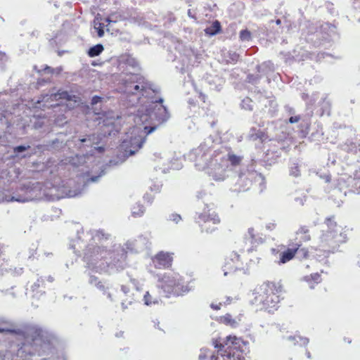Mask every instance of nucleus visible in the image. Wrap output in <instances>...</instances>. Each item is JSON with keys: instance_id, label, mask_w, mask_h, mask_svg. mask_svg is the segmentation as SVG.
<instances>
[{"instance_id": "8fccbe9b", "label": "nucleus", "mask_w": 360, "mask_h": 360, "mask_svg": "<svg viewBox=\"0 0 360 360\" xmlns=\"http://www.w3.org/2000/svg\"><path fill=\"white\" fill-rule=\"evenodd\" d=\"M110 235L105 233L103 230L100 229L94 231V234H93V238H97L98 240L108 239Z\"/></svg>"}, {"instance_id": "49530a36", "label": "nucleus", "mask_w": 360, "mask_h": 360, "mask_svg": "<svg viewBox=\"0 0 360 360\" xmlns=\"http://www.w3.org/2000/svg\"><path fill=\"white\" fill-rule=\"evenodd\" d=\"M97 288H98L101 291L103 292V295H106L107 297L110 300V301H112V295L111 293L108 291V288H106L102 283L101 281L100 282H98L96 283V285Z\"/></svg>"}, {"instance_id": "ddd939ff", "label": "nucleus", "mask_w": 360, "mask_h": 360, "mask_svg": "<svg viewBox=\"0 0 360 360\" xmlns=\"http://www.w3.org/2000/svg\"><path fill=\"white\" fill-rule=\"evenodd\" d=\"M59 97L60 98L65 99L69 101H77L79 97L75 94H70L68 91H62L58 94H43L36 101L35 107L39 108H42L44 110L45 108H52L54 112L60 111L62 106L59 103L52 104L50 101H53L56 100V98Z\"/></svg>"}, {"instance_id": "c756f323", "label": "nucleus", "mask_w": 360, "mask_h": 360, "mask_svg": "<svg viewBox=\"0 0 360 360\" xmlns=\"http://www.w3.org/2000/svg\"><path fill=\"white\" fill-rule=\"evenodd\" d=\"M256 70L258 73H261L262 75H266L268 72L274 71V64L271 61H265L260 65H257Z\"/></svg>"}, {"instance_id": "7ed1b4c3", "label": "nucleus", "mask_w": 360, "mask_h": 360, "mask_svg": "<svg viewBox=\"0 0 360 360\" xmlns=\"http://www.w3.org/2000/svg\"><path fill=\"white\" fill-rule=\"evenodd\" d=\"M214 139L212 136H208L200 145L187 154V158L194 162L198 170H206L207 174L216 181H223L231 173L225 164L216 160L217 153L214 150Z\"/></svg>"}, {"instance_id": "338daca9", "label": "nucleus", "mask_w": 360, "mask_h": 360, "mask_svg": "<svg viewBox=\"0 0 360 360\" xmlns=\"http://www.w3.org/2000/svg\"><path fill=\"white\" fill-rule=\"evenodd\" d=\"M309 233V230L306 226H301L297 231V234H307Z\"/></svg>"}, {"instance_id": "6e6d98bb", "label": "nucleus", "mask_w": 360, "mask_h": 360, "mask_svg": "<svg viewBox=\"0 0 360 360\" xmlns=\"http://www.w3.org/2000/svg\"><path fill=\"white\" fill-rule=\"evenodd\" d=\"M67 122L66 117L63 113L58 115L54 120V123L60 127L63 126Z\"/></svg>"}, {"instance_id": "5fc2aeb1", "label": "nucleus", "mask_w": 360, "mask_h": 360, "mask_svg": "<svg viewBox=\"0 0 360 360\" xmlns=\"http://www.w3.org/2000/svg\"><path fill=\"white\" fill-rule=\"evenodd\" d=\"M233 299L231 298L230 297H228L226 298V301L224 302H219V303L217 304H214V303H212L210 304V307L214 309V310H219V309H221V307L222 306H226V304H230L231 301Z\"/></svg>"}, {"instance_id": "a211bd4d", "label": "nucleus", "mask_w": 360, "mask_h": 360, "mask_svg": "<svg viewBox=\"0 0 360 360\" xmlns=\"http://www.w3.org/2000/svg\"><path fill=\"white\" fill-rule=\"evenodd\" d=\"M172 258L168 253L162 252L157 254L153 259V263L156 268L166 269L171 266Z\"/></svg>"}, {"instance_id": "4d7b16f0", "label": "nucleus", "mask_w": 360, "mask_h": 360, "mask_svg": "<svg viewBox=\"0 0 360 360\" xmlns=\"http://www.w3.org/2000/svg\"><path fill=\"white\" fill-rule=\"evenodd\" d=\"M353 7L355 10V16L357 18V20L360 22V0H354Z\"/></svg>"}, {"instance_id": "603ef678", "label": "nucleus", "mask_w": 360, "mask_h": 360, "mask_svg": "<svg viewBox=\"0 0 360 360\" xmlns=\"http://www.w3.org/2000/svg\"><path fill=\"white\" fill-rule=\"evenodd\" d=\"M143 302L144 304L147 306H150L152 304L158 303L157 299H153L152 296L150 295L148 292H146L143 296Z\"/></svg>"}, {"instance_id": "09e8293b", "label": "nucleus", "mask_w": 360, "mask_h": 360, "mask_svg": "<svg viewBox=\"0 0 360 360\" xmlns=\"http://www.w3.org/2000/svg\"><path fill=\"white\" fill-rule=\"evenodd\" d=\"M94 28L96 31L97 34L99 37H102L104 35V25L103 23L94 21Z\"/></svg>"}, {"instance_id": "c9c22d12", "label": "nucleus", "mask_w": 360, "mask_h": 360, "mask_svg": "<svg viewBox=\"0 0 360 360\" xmlns=\"http://www.w3.org/2000/svg\"><path fill=\"white\" fill-rule=\"evenodd\" d=\"M137 240H129L124 243L125 248L122 247L126 252L127 251L130 252H138V245H137Z\"/></svg>"}, {"instance_id": "a18cd8bd", "label": "nucleus", "mask_w": 360, "mask_h": 360, "mask_svg": "<svg viewBox=\"0 0 360 360\" xmlns=\"http://www.w3.org/2000/svg\"><path fill=\"white\" fill-rule=\"evenodd\" d=\"M246 241H248L250 244H254L257 242V239L255 236V230L253 228H249L248 233L245 236Z\"/></svg>"}, {"instance_id": "bb28decb", "label": "nucleus", "mask_w": 360, "mask_h": 360, "mask_svg": "<svg viewBox=\"0 0 360 360\" xmlns=\"http://www.w3.org/2000/svg\"><path fill=\"white\" fill-rule=\"evenodd\" d=\"M249 138L252 141L260 140L264 142L268 139L269 136L264 131L252 127L250 131Z\"/></svg>"}, {"instance_id": "5701e85b", "label": "nucleus", "mask_w": 360, "mask_h": 360, "mask_svg": "<svg viewBox=\"0 0 360 360\" xmlns=\"http://www.w3.org/2000/svg\"><path fill=\"white\" fill-rule=\"evenodd\" d=\"M300 245V244L296 243L292 248H289L285 251L281 252L280 254L279 263L285 264L287 262L292 259L294 257L295 254L297 252Z\"/></svg>"}, {"instance_id": "393cba45", "label": "nucleus", "mask_w": 360, "mask_h": 360, "mask_svg": "<svg viewBox=\"0 0 360 360\" xmlns=\"http://www.w3.org/2000/svg\"><path fill=\"white\" fill-rule=\"evenodd\" d=\"M206 79L207 83L211 86V88L217 92L221 91L225 84V79L217 75L214 77H207Z\"/></svg>"}, {"instance_id": "c03bdc74", "label": "nucleus", "mask_w": 360, "mask_h": 360, "mask_svg": "<svg viewBox=\"0 0 360 360\" xmlns=\"http://www.w3.org/2000/svg\"><path fill=\"white\" fill-rule=\"evenodd\" d=\"M2 260L4 262L0 264V274L4 275L6 274H10V268H11L12 266L10 265L8 261L5 260L4 258H3Z\"/></svg>"}, {"instance_id": "412c9836", "label": "nucleus", "mask_w": 360, "mask_h": 360, "mask_svg": "<svg viewBox=\"0 0 360 360\" xmlns=\"http://www.w3.org/2000/svg\"><path fill=\"white\" fill-rule=\"evenodd\" d=\"M15 177L11 174V172L7 169L0 170V186H6L11 183L15 178H18L19 174V169H15L13 170Z\"/></svg>"}, {"instance_id": "680f3d73", "label": "nucleus", "mask_w": 360, "mask_h": 360, "mask_svg": "<svg viewBox=\"0 0 360 360\" xmlns=\"http://www.w3.org/2000/svg\"><path fill=\"white\" fill-rule=\"evenodd\" d=\"M207 192L203 188H201L196 192V198L198 200H203L207 196Z\"/></svg>"}, {"instance_id": "3c124183", "label": "nucleus", "mask_w": 360, "mask_h": 360, "mask_svg": "<svg viewBox=\"0 0 360 360\" xmlns=\"http://www.w3.org/2000/svg\"><path fill=\"white\" fill-rule=\"evenodd\" d=\"M321 27L323 30H329L330 33L328 34L330 36L334 35L337 33L336 32V25L335 24H331L329 22H325L321 25Z\"/></svg>"}, {"instance_id": "864d4df0", "label": "nucleus", "mask_w": 360, "mask_h": 360, "mask_svg": "<svg viewBox=\"0 0 360 360\" xmlns=\"http://www.w3.org/2000/svg\"><path fill=\"white\" fill-rule=\"evenodd\" d=\"M240 39L243 41H249L251 40V33L248 30H242L240 32Z\"/></svg>"}, {"instance_id": "f704fd0d", "label": "nucleus", "mask_w": 360, "mask_h": 360, "mask_svg": "<svg viewBox=\"0 0 360 360\" xmlns=\"http://www.w3.org/2000/svg\"><path fill=\"white\" fill-rule=\"evenodd\" d=\"M57 143H59V140L58 139H55L52 141H47L46 143L37 145V148L43 151L51 150L56 148V144Z\"/></svg>"}, {"instance_id": "2eb2a0df", "label": "nucleus", "mask_w": 360, "mask_h": 360, "mask_svg": "<svg viewBox=\"0 0 360 360\" xmlns=\"http://www.w3.org/2000/svg\"><path fill=\"white\" fill-rule=\"evenodd\" d=\"M117 68L124 76L130 75V74H135L131 70H139V63L135 58L125 54L119 58Z\"/></svg>"}, {"instance_id": "de8ad7c7", "label": "nucleus", "mask_w": 360, "mask_h": 360, "mask_svg": "<svg viewBox=\"0 0 360 360\" xmlns=\"http://www.w3.org/2000/svg\"><path fill=\"white\" fill-rule=\"evenodd\" d=\"M239 54L235 51H229L227 53V62L231 63H236L239 59Z\"/></svg>"}, {"instance_id": "a878e982", "label": "nucleus", "mask_w": 360, "mask_h": 360, "mask_svg": "<svg viewBox=\"0 0 360 360\" xmlns=\"http://www.w3.org/2000/svg\"><path fill=\"white\" fill-rule=\"evenodd\" d=\"M44 279L42 277H39L36 282L31 286L32 292L33 293L32 297L39 298L42 295L44 294Z\"/></svg>"}, {"instance_id": "f257e3e1", "label": "nucleus", "mask_w": 360, "mask_h": 360, "mask_svg": "<svg viewBox=\"0 0 360 360\" xmlns=\"http://www.w3.org/2000/svg\"><path fill=\"white\" fill-rule=\"evenodd\" d=\"M163 98L152 100L145 108H139L134 115V126L126 133L125 138L120 144L124 159L134 155L141 149L148 134L153 132L159 126L167 122L170 114L163 105Z\"/></svg>"}, {"instance_id": "052dcab7", "label": "nucleus", "mask_w": 360, "mask_h": 360, "mask_svg": "<svg viewBox=\"0 0 360 360\" xmlns=\"http://www.w3.org/2000/svg\"><path fill=\"white\" fill-rule=\"evenodd\" d=\"M169 219L174 221L175 224H178L180 221H181V217L179 214L172 213L169 215Z\"/></svg>"}, {"instance_id": "79ce46f5", "label": "nucleus", "mask_w": 360, "mask_h": 360, "mask_svg": "<svg viewBox=\"0 0 360 360\" xmlns=\"http://www.w3.org/2000/svg\"><path fill=\"white\" fill-rule=\"evenodd\" d=\"M96 140V136L94 134L88 135L84 138L80 139L79 141L82 143H84V146L87 147H91L94 143V141Z\"/></svg>"}, {"instance_id": "423d86ee", "label": "nucleus", "mask_w": 360, "mask_h": 360, "mask_svg": "<svg viewBox=\"0 0 360 360\" xmlns=\"http://www.w3.org/2000/svg\"><path fill=\"white\" fill-rule=\"evenodd\" d=\"M281 290V285L271 281L264 282L254 290V303L260 305L261 311L273 314L278 308V294Z\"/></svg>"}, {"instance_id": "ea45409f", "label": "nucleus", "mask_w": 360, "mask_h": 360, "mask_svg": "<svg viewBox=\"0 0 360 360\" xmlns=\"http://www.w3.org/2000/svg\"><path fill=\"white\" fill-rule=\"evenodd\" d=\"M289 173L290 176H292L294 177H297L300 175V169L298 162H292L290 167Z\"/></svg>"}, {"instance_id": "473e14b6", "label": "nucleus", "mask_w": 360, "mask_h": 360, "mask_svg": "<svg viewBox=\"0 0 360 360\" xmlns=\"http://www.w3.org/2000/svg\"><path fill=\"white\" fill-rule=\"evenodd\" d=\"M240 108L243 110L252 112L254 110V102L250 97L247 96L241 100Z\"/></svg>"}, {"instance_id": "774afa93", "label": "nucleus", "mask_w": 360, "mask_h": 360, "mask_svg": "<svg viewBox=\"0 0 360 360\" xmlns=\"http://www.w3.org/2000/svg\"><path fill=\"white\" fill-rule=\"evenodd\" d=\"M297 254H300L302 257H307L308 256V251L304 249V248H302V249H298V250L297 251Z\"/></svg>"}, {"instance_id": "0eeeda50", "label": "nucleus", "mask_w": 360, "mask_h": 360, "mask_svg": "<svg viewBox=\"0 0 360 360\" xmlns=\"http://www.w3.org/2000/svg\"><path fill=\"white\" fill-rule=\"evenodd\" d=\"M324 224L327 229L322 231L320 236L321 245L323 248L328 247L330 252H334L339 246V243L346 241V235L338 230V224L333 216L327 217Z\"/></svg>"}, {"instance_id": "13d9d810", "label": "nucleus", "mask_w": 360, "mask_h": 360, "mask_svg": "<svg viewBox=\"0 0 360 360\" xmlns=\"http://www.w3.org/2000/svg\"><path fill=\"white\" fill-rule=\"evenodd\" d=\"M82 189H80V188H77V189H75V190H68L67 192H66V195L68 197V198H75V197H77L79 195H80L82 192Z\"/></svg>"}, {"instance_id": "2f4dec72", "label": "nucleus", "mask_w": 360, "mask_h": 360, "mask_svg": "<svg viewBox=\"0 0 360 360\" xmlns=\"http://www.w3.org/2000/svg\"><path fill=\"white\" fill-rule=\"evenodd\" d=\"M0 333H8L11 334L20 335L21 333V330L20 329L15 328L12 323L5 322L0 326Z\"/></svg>"}, {"instance_id": "f03ea898", "label": "nucleus", "mask_w": 360, "mask_h": 360, "mask_svg": "<svg viewBox=\"0 0 360 360\" xmlns=\"http://www.w3.org/2000/svg\"><path fill=\"white\" fill-rule=\"evenodd\" d=\"M83 259L88 269L98 273L117 272L127 265V252L120 245H115L112 250H108L104 246L89 244Z\"/></svg>"}, {"instance_id": "39448f33", "label": "nucleus", "mask_w": 360, "mask_h": 360, "mask_svg": "<svg viewBox=\"0 0 360 360\" xmlns=\"http://www.w3.org/2000/svg\"><path fill=\"white\" fill-rule=\"evenodd\" d=\"M122 90L127 95L142 96L148 98L147 104L142 108H146L150 104L151 101L158 98H162L157 95L159 93L158 89L153 88V84L146 81L145 78L139 74H130L121 78Z\"/></svg>"}, {"instance_id": "f3484780", "label": "nucleus", "mask_w": 360, "mask_h": 360, "mask_svg": "<svg viewBox=\"0 0 360 360\" xmlns=\"http://www.w3.org/2000/svg\"><path fill=\"white\" fill-rule=\"evenodd\" d=\"M341 150L348 153H357L360 152V135L347 139L340 145Z\"/></svg>"}, {"instance_id": "cd10ccee", "label": "nucleus", "mask_w": 360, "mask_h": 360, "mask_svg": "<svg viewBox=\"0 0 360 360\" xmlns=\"http://www.w3.org/2000/svg\"><path fill=\"white\" fill-rule=\"evenodd\" d=\"M310 126V120L309 118L302 120L299 125V130L297 131L300 138H306L309 134Z\"/></svg>"}, {"instance_id": "4c0bfd02", "label": "nucleus", "mask_w": 360, "mask_h": 360, "mask_svg": "<svg viewBox=\"0 0 360 360\" xmlns=\"http://www.w3.org/2000/svg\"><path fill=\"white\" fill-rule=\"evenodd\" d=\"M316 94H314L311 97L309 96L308 94L302 93L301 95L302 98L306 101L307 108L309 109H311V107L314 105L316 101V98L315 97Z\"/></svg>"}, {"instance_id": "e2e57ef3", "label": "nucleus", "mask_w": 360, "mask_h": 360, "mask_svg": "<svg viewBox=\"0 0 360 360\" xmlns=\"http://www.w3.org/2000/svg\"><path fill=\"white\" fill-rule=\"evenodd\" d=\"M105 174V170L102 169L100 172V174L98 176H91L88 180L87 182H96L98 179L99 177L103 176Z\"/></svg>"}, {"instance_id": "72a5a7b5", "label": "nucleus", "mask_w": 360, "mask_h": 360, "mask_svg": "<svg viewBox=\"0 0 360 360\" xmlns=\"http://www.w3.org/2000/svg\"><path fill=\"white\" fill-rule=\"evenodd\" d=\"M320 105H321L320 115H330L331 104H330V101L328 100L326 96L322 98Z\"/></svg>"}, {"instance_id": "e433bc0d", "label": "nucleus", "mask_w": 360, "mask_h": 360, "mask_svg": "<svg viewBox=\"0 0 360 360\" xmlns=\"http://www.w3.org/2000/svg\"><path fill=\"white\" fill-rule=\"evenodd\" d=\"M103 51V46L101 44H98L91 47L88 51V55L90 57H96L99 56Z\"/></svg>"}, {"instance_id": "6ab92c4d", "label": "nucleus", "mask_w": 360, "mask_h": 360, "mask_svg": "<svg viewBox=\"0 0 360 360\" xmlns=\"http://www.w3.org/2000/svg\"><path fill=\"white\" fill-rule=\"evenodd\" d=\"M239 259L240 255L238 254L236 252H233L231 254V257L229 260L226 262L225 265L224 266L223 271L224 276H227L228 274L235 272L239 269L236 264L239 262Z\"/></svg>"}, {"instance_id": "1a4fd4ad", "label": "nucleus", "mask_w": 360, "mask_h": 360, "mask_svg": "<svg viewBox=\"0 0 360 360\" xmlns=\"http://www.w3.org/2000/svg\"><path fill=\"white\" fill-rule=\"evenodd\" d=\"M159 281L161 283L160 286L167 294V297L170 295H183L190 290L188 285L185 284L179 274H165Z\"/></svg>"}, {"instance_id": "dca6fc26", "label": "nucleus", "mask_w": 360, "mask_h": 360, "mask_svg": "<svg viewBox=\"0 0 360 360\" xmlns=\"http://www.w3.org/2000/svg\"><path fill=\"white\" fill-rule=\"evenodd\" d=\"M281 156V152L278 151L276 148L273 147L266 150L265 155L262 160L252 159L251 162L255 165L259 163L262 165H271L274 164L277 159Z\"/></svg>"}, {"instance_id": "7c9ffc66", "label": "nucleus", "mask_w": 360, "mask_h": 360, "mask_svg": "<svg viewBox=\"0 0 360 360\" xmlns=\"http://www.w3.org/2000/svg\"><path fill=\"white\" fill-rule=\"evenodd\" d=\"M221 24L218 20H215L212 24L205 29V33L209 36H214L221 32Z\"/></svg>"}, {"instance_id": "c85d7f7f", "label": "nucleus", "mask_w": 360, "mask_h": 360, "mask_svg": "<svg viewBox=\"0 0 360 360\" xmlns=\"http://www.w3.org/2000/svg\"><path fill=\"white\" fill-rule=\"evenodd\" d=\"M303 280L309 283L311 289L314 288V285L321 283V277L319 273L311 274L303 277Z\"/></svg>"}, {"instance_id": "a19ab883", "label": "nucleus", "mask_w": 360, "mask_h": 360, "mask_svg": "<svg viewBox=\"0 0 360 360\" xmlns=\"http://www.w3.org/2000/svg\"><path fill=\"white\" fill-rule=\"evenodd\" d=\"M262 76V75L258 72L257 74H248L246 77V82L252 84H257Z\"/></svg>"}, {"instance_id": "37998d69", "label": "nucleus", "mask_w": 360, "mask_h": 360, "mask_svg": "<svg viewBox=\"0 0 360 360\" xmlns=\"http://www.w3.org/2000/svg\"><path fill=\"white\" fill-rule=\"evenodd\" d=\"M44 72H46L50 75H59L63 71L62 67H57L56 68H53L49 65H45L44 68L41 70Z\"/></svg>"}, {"instance_id": "58836bf2", "label": "nucleus", "mask_w": 360, "mask_h": 360, "mask_svg": "<svg viewBox=\"0 0 360 360\" xmlns=\"http://www.w3.org/2000/svg\"><path fill=\"white\" fill-rule=\"evenodd\" d=\"M145 212V208L143 205L136 203L132 208L131 214L134 217H141Z\"/></svg>"}, {"instance_id": "bf43d9fd", "label": "nucleus", "mask_w": 360, "mask_h": 360, "mask_svg": "<svg viewBox=\"0 0 360 360\" xmlns=\"http://www.w3.org/2000/svg\"><path fill=\"white\" fill-rule=\"evenodd\" d=\"M23 273V268L22 267H14L10 268V274L13 276H20Z\"/></svg>"}, {"instance_id": "0e129e2a", "label": "nucleus", "mask_w": 360, "mask_h": 360, "mask_svg": "<svg viewBox=\"0 0 360 360\" xmlns=\"http://www.w3.org/2000/svg\"><path fill=\"white\" fill-rule=\"evenodd\" d=\"M129 280L130 282L134 285L136 290L139 291L141 290V286L139 282L136 278L130 277Z\"/></svg>"}, {"instance_id": "f8f14e48", "label": "nucleus", "mask_w": 360, "mask_h": 360, "mask_svg": "<svg viewBox=\"0 0 360 360\" xmlns=\"http://www.w3.org/2000/svg\"><path fill=\"white\" fill-rule=\"evenodd\" d=\"M214 150L217 153L216 160H220L224 163L226 168H228L232 174L243 169L241 164L243 156L236 155L231 148L220 146L217 149L214 148Z\"/></svg>"}, {"instance_id": "9b49d317", "label": "nucleus", "mask_w": 360, "mask_h": 360, "mask_svg": "<svg viewBox=\"0 0 360 360\" xmlns=\"http://www.w3.org/2000/svg\"><path fill=\"white\" fill-rule=\"evenodd\" d=\"M40 188L39 182H28L16 188L11 195H6L4 200L18 202L32 201L37 198Z\"/></svg>"}, {"instance_id": "20e7f679", "label": "nucleus", "mask_w": 360, "mask_h": 360, "mask_svg": "<svg viewBox=\"0 0 360 360\" xmlns=\"http://www.w3.org/2000/svg\"><path fill=\"white\" fill-rule=\"evenodd\" d=\"M241 339L231 335L227 336L223 342L220 339L214 340L213 345L218 349L220 357L210 355L209 350L205 349L201 350L199 359L205 360L210 357V360H246L241 349Z\"/></svg>"}, {"instance_id": "69168bd1", "label": "nucleus", "mask_w": 360, "mask_h": 360, "mask_svg": "<svg viewBox=\"0 0 360 360\" xmlns=\"http://www.w3.org/2000/svg\"><path fill=\"white\" fill-rule=\"evenodd\" d=\"M224 321L226 324H229L231 327H236L237 325V323L236 321H231L230 316H226L224 319Z\"/></svg>"}, {"instance_id": "4468645a", "label": "nucleus", "mask_w": 360, "mask_h": 360, "mask_svg": "<svg viewBox=\"0 0 360 360\" xmlns=\"http://www.w3.org/2000/svg\"><path fill=\"white\" fill-rule=\"evenodd\" d=\"M195 221L200 226L201 231L212 233L217 229L220 219L214 212L210 213L206 206L202 212H196Z\"/></svg>"}, {"instance_id": "9d476101", "label": "nucleus", "mask_w": 360, "mask_h": 360, "mask_svg": "<svg viewBox=\"0 0 360 360\" xmlns=\"http://www.w3.org/2000/svg\"><path fill=\"white\" fill-rule=\"evenodd\" d=\"M348 192L360 193V178L356 179L352 176L347 179L344 177L338 178L332 191L331 198H338L339 200L337 203L338 206H340L343 202L342 198L345 197Z\"/></svg>"}, {"instance_id": "b1692460", "label": "nucleus", "mask_w": 360, "mask_h": 360, "mask_svg": "<svg viewBox=\"0 0 360 360\" xmlns=\"http://www.w3.org/2000/svg\"><path fill=\"white\" fill-rule=\"evenodd\" d=\"M30 145H20V146H15L13 147V157L14 158H19L20 157L21 158H30V156H32L33 154L35 153V151H32V152H27L26 153H24V154H22V153L24 152H26L27 150H30Z\"/></svg>"}, {"instance_id": "aec40b11", "label": "nucleus", "mask_w": 360, "mask_h": 360, "mask_svg": "<svg viewBox=\"0 0 360 360\" xmlns=\"http://www.w3.org/2000/svg\"><path fill=\"white\" fill-rule=\"evenodd\" d=\"M259 103L264 107L262 110L267 111V113L271 116H273L277 110V104L273 98L262 96Z\"/></svg>"}, {"instance_id": "4be33fe9", "label": "nucleus", "mask_w": 360, "mask_h": 360, "mask_svg": "<svg viewBox=\"0 0 360 360\" xmlns=\"http://www.w3.org/2000/svg\"><path fill=\"white\" fill-rule=\"evenodd\" d=\"M323 139V131L322 125L319 123H314L312 127V131L309 136V140L311 142L319 143Z\"/></svg>"}, {"instance_id": "6e6552de", "label": "nucleus", "mask_w": 360, "mask_h": 360, "mask_svg": "<svg viewBox=\"0 0 360 360\" xmlns=\"http://www.w3.org/2000/svg\"><path fill=\"white\" fill-rule=\"evenodd\" d=\"M233 174L237 180L232 188V191L238 193L248 191L255 181H259V184L262 185L264 180L262 174L255 169L252 162L250 165L243 166V169L234 172Z\"/></svg>"}]
</instances>
